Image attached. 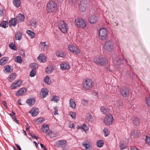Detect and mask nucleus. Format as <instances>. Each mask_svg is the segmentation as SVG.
<instances>
[{"instance_id": "63", "label": "nucleus", "mask_w": 150, "mask_h": 150, "mask_svg": "<svg viewBox=\"0 0 150 150\" xmlns=\"http://www.w3.org/2000/svg\"><path fill=\"white\" fill-rule=\"evenodd\" d=\"M32 137L33 139L35 138L37 139H38V137L36 136L34 134H33V135L32 136Z\"/></svg>"}, {"instance_id": "42", "label": "nucleus", "mask_w": 150, "mask_h": 150, "mask_svg": "<svg viewBox=\"0 0 150 150\" xmlns=\"http://www.w3.org/2000/svg\"><path fill=\"white\" fill-rule=\"evenodd\" d=\"M120 146L121 150H123L127 148L126 143L124 142H121Z\"/></svg>"}, {"instance_id": "14", "label": "nucleus", "mask_w": 150, "mask_h": 150, "mask_svg": "<svg viewBox=\"0 0 150 150\" xmlns=\"http://www.w3.org/2000/svg\"><path fill=\"white\" fill-rule=\"evenodd\" d=\"M27 91L26 89L24 88H21L19 89L16 93V96H19L23 95Z\"/></svg>"}, {"instance_id": "27", "label": "nucleus", "mask_w": 150, "mask_h": 150, "mask_svg": "<svg viewBox=\"0 0 150 150\" xmlns=\"http://www.w3.org/2000/svg\"><path fill=\"white\" fill-rule=\"evenodd\" d=\"M5 69H4V71L6 72V73L11 72L13 69L10 66L8 65L5 66Z\"/></svg>"}, {"instance_id": "47", "label": "nucleus", "mask_w": 150, "mask_h": 150, "mask_svg": "<svg viewBox=\"0 0 150 150\" xmlns=\"http://www.w3.org/2000/svg\"><path fill=\"white\" fill-rule=\"evenodd\" d=\"M36 72L35 70L32 69L30 73V76L31 77H34L36 75Z\"/></svg>"}, {"instance_id": "35", "label": "nucleus", "mask_w": 150, "mask_h": 150, "mask_svg": "<svg viewBox=\"0 0 150 150\" xmlns=\"http://www.w3.org/2000/svg\"><path fill=\"white\" fill-rule=\"evenodd\" d=\"M16 77V74L15 73H12L9 77L8 80L10 82H12Z\"/></svg>"}, {"instance_id": "8", "label": "nucleus", "mask_w": 150, "mask_h": 150, "mask_svg": "<svg viewBox=\"0 0 150 150\" xmlns=\"http://www.w3.org/2000/svg\"><path fill=\"white\" fill-rule=\"evenodd\" d=\"M87 4V0H81L79 5V10L82 12L85 11L86 7L88 6Z\"/></svg>"}, {"instance_id": "10", "label": "nucleus", "mask_w": 150, "mask_h": 150, "mask_svg": "<svg viewBox=\"0 0 150 150\" xmlns=\"http://www.w3.org/2000/svg\"><path fill=\"white\" fill-rule=\"evenodd\" d=\"M89 22L91 24L96 23L98 20V18L97 16L95 15H90L88 18Z\"/></svg>"}, {"instance_id": "58", "label": "nucleus", "mask_w": 150, "mask_h": 150, "mask_svg": "<svg viewBox=\"0 0 150 150\" xmlns=\"http://www.w3.org/2000/svg\"><path fill=\"white\" fill-rule=\"evenodd\" d=\"M77 0H69V2L71 4H76V3Z\"/></svg>"}, {"instance_id": "49", "label": "nucleus", "mask_w": 150, "mask_h": 150, "mask_svg": "<svg viewBox=\"0 0 150 150\" xmlns=\"http://www.w3.org/2000/svg\"><path fill=\"white\" fill-rule=\"evenodd\" d=\"M80 128L83 129L85 132L87 131L88 129V127L85 124H83L81 127H80Z\"/></svg>"}, {"instance_id": "36", "label": "nucleus", "mask_w": 150, "mask_h": 150, "mask_svg": "<svg viewBox=\"0 0 150 150\" xmlns=\"http://www.w3.org/2000/svg\"><path fill=\"white\" fill-rule=\"evenodd\" d=\"M8 60V59L6 57H5L2 58L0 60V64L1 65H4L6 63Z\"/></svg>"}, {"instance_id": "12", "label": "nucleus", "mask_w": 150, "mask_h": 150, "mask_svg": "<svg viewBox=\"0 0 150 150\" xmlns=\"http://www.w3.org/2000/svg\"><path fill=\"white\" fill-rule=\"evenodd\" d=\"M112 59L115 64H116L117 65L120 64V63L121 62L122 59H121L120 57L116 55H113Z\"/></svg>"}, {"instance_id": "57", "label": "nucleus", "mask_w": 150, "mask_h": 150, "mask_svg": "<svg viewBox=\"0 0 150 150\" xmlns=\"http://www.w3.org/2000/svg\"><path fill=\"white\" fill-rule=\"evenodd\" d=\"M9 47H16L15 44L13 42H11L9 45Z\"/></svg>"}, {"instance_id": "46", "label": "nucleus", "mask_w": 150, "mask_h": 150, "mask_svg": "<svg viewBox=\"0 0 150 150\" xmlns=\"http://www.w3.org/2000/svg\"><path fill=\"white\" fill-rule=\"evenodd\" d=\"M97 146L98 147H101L103 145V141L99 140L97 142Z\"/></svg>"}, {"instance_id": "28", "label": "nucleus", "mask_w": 150, "mask_h": 150, "mask_svg": "<svg viewBox=\"0 0 150 150\" xmlns=\"http://www.w3.org/2000/svg\"><path fill=\"white\" fill-rule=\"evenodd\" d=\"M44 121L45 119L44 118L40 117L35 120V122L36 124L40 125Z\"/></svg>"}, {"instance_id": "50", "label": "nucleus", "mask_w": 150, "mask_h": 150, "mask_svg": "<svg viewBox=\"0 0 150 150\" xmlns=\"http://www.w3.org/2000/svg\"><path fill=\"white\" fill-rule=\"evenodd\" d=\"M69 115L73 119H75L76 117V113L73 112H69Z\"/></svg>"}, {"instance_id": "30", "label": "nucleus", "mask_w": 150, "mask_h": 150, "mask_svg": "<svg viewBox=\"0 0 150 150\" xmlns=\"http://www.w3.org/2000/svg\"><path fill=\"white\" fill-rule=\"evenodd\" d=\"M49 129L48 125H42L41 127V129L42 132H47Z\"/></svg>"}, {"instance_id": "11", "label": "nucleus", "mask_w": 150, "mask_h": 150, "mask_svg": "<svg viewBox=\"0 0 150 150\" xmlns=\"http://www.w3.org/2000/svg\"><path fill=\"white\" fill-rule=\"evenodd\" d=\"M22 83V81L21 80H20L14 82L10 86V88L11 89H14L16 88L17 87H20Z\"/></svg>"}, {"instance_id": "15", "label": "nucleus", "mask_w": 150, "mask_h": 150, "mask_svg": "<svg viewBox=\"0 0 150 150\" xmlns=\"http://www.w3.org/2000/svg\"><path fill=\"white\" fill-rule=\"evenodd\" d=\"M66 142L67 141L65 140H59L56 142L54 145L57 147H59L65 144Z\"/></svg>"}, {"instance_id": "31", "label": "nucleus", "mask_w": 150, "mask_h": 150, "mask_svg": "<svg viewBox=\"0 0 150 150\" xmlns=\"http://www.w3.org/2000/svg\"><path fill=\"white\" fill-rule=\"evenodd\" d=\"M26 33L28 34L29 36L31 38H33L35 36V33L30 30H27L26 31Z\"/></svg>"}, {"instance_id": "48", "label": "nucleus", "mask_w": 150, "mask_h": 150, "mask_svg": "<svg viewBox=\"0 0 150 150\" xmlns=\"http://www.w3.org/2000/svg\"><path fill=\"white\" fill-rule=\"evenodd\" d=\"M30 67L32 69L35 70V69L37 67V65L35 63H32L30 64Z\"/></svg>"}, {"instance_id": "18", "label": "nucleus", "mask_w": 150, "mask_h": 150, "mask_svg": "<svg viewBox=\"0 0 150 150\" xmlns=\"http://www.w3.org/2000/svg\"><path fill=\"white\" fill-rule=\"evenodd\" d=\"M48 94V92L46 88H42L41 90V96L42 98H44L47 96Z\"/></svg>"}, {"instance_id": "33", "label": "nucleus", "mask_w": 150, "mask_h": 150, "mask_svg": "<svg viewBox=\"0 0 150 150\" xmlns=\"http://www.w3.org/2000/svg\"><path fill=\"white\" fill-rule=\"evenodd\" d=\"M53 69L52 66H48L46 69L45 71L47 74H49L52 72Z\"/></svg>"}, {"instance_id": "59", "label": "nucleus", "mask_w": 150, "mask_h": 150, "mask_svg": "<svg viewBox=\"0 0 150 150\" xmlns=\"http://www.w3.org/2000/svg\"><path fill=\"white\" fill-rule=\"evenodd\" d=\"M69 127L70 128H74V124L73 123H72V124L70 123L69 125Z\"/></svg>"}, {"instance_id": "23", "label": "nucleus", "mask_w": 150, "mask_h": 150, "mask_svg": "<svg viewBox=\"0 0 150 150\" xmlns=\"http://www.w3.org/2000/svg\"><path fill=\"white\" fill-rule=\"evenodd\" d=\"M82 144L83 146H84L87 149H90L91 148V146L89 142L87 141L83 142Z\"/></svg>"}, {"instance_id": "51", "label": "nucleus", "mask_w": 150, "mask_h": 150, "mask_svg": "<svg viewBox=\"0 0 150 150\" xmlns=\"http://www.w3.org/2000/svg\"><path fill=\"white\" fill-rule=\"evenodd\" d=\"M146 143L150 146V137L148 136H146Z\"/></svg>"}, {"instance_id": "22", "label": "nucleus", "mask_w": 150, "mask_h": 150, "mask_svg": "<svg viewBox=\"0 0 150 150\" xmlns=\"http://www.w3.org/2000/svg\"><path fill=\"white\" fill-rule=\"evenodd\" d=\"M26 103L28 104L30 106H31L34 104L35 103V100L33 98L28 99L26 101Z\"/></svg>"}, {"instance_id": "19", "label": "nucleus", "mask_w": 150, "mask_h": 150, "mask_svg": "<svg viewBox=\"0 0 150 150\" xmlns=\"http://www.w3.org/2000/svg\"><path fill=\"white\" fill-rule=\"evenodd\" d=\"M16 18L18 22H21L24 21L25 17L23 15L19 13L18 14Z\"/></svg>"}, {"instance_id": "7", "label": "nucleus", "mask_w": 150, "mask_h": 150, "mask_svg": "<svg viewBox=\"0 0 150 150\" xmlns=\"http://www.w3.org/2000/svg\"><path fill=\"white\" fill-rule=\"evenodd\" d=\"M121 95L124 97H128L129 95V90L128 88L123 87L119 88Z\"/></svg>"}, {"instance_id": "39", "label": "nucleus", "mask_w": 150, "mask_h": 150, "mask_svg": "<svg viewBox=\"0 0 150 150\" xmlns=\"http://www.w3.org/2000/svg\"><path fill=\"white\" fill-rule=\"evenodd\" d=\"M48 134L49 137H50V138H53L54 137H56L57 136V133H54L51 131H49V132L48 133Z\"/></svg>"}, {"instance_id": "4", "label": "nucleus", "mask_w": 150, "mask_h": 150, "mask_svg": "<svg viewBox=\"0 0 150 150\" xmlns=\"http://www.w3.org/2000/svg\"><path fill=\"white\" fill-rule=\"evenodd\" d=\"M99 38L100 39L104 40L107 37L108 32L106 29L104 28H100L99 31Z\"/></svg>"}, {"instance_id": "16", "label": "nucleus", "mask_w": 150, "mask_h": 150, "mask_svg": "<svg viewBox=\"0 0 150 150\" xmlns=\"http://www.w3.org/2000/svg\"><path fill=\"white\" fill-rule=\"evenodd\" d=\"M38 108H34L32 109L30 112L29 113L32 114V116L35 117L38 114Z\"/></svg>"}, {"instance_id": "5", "label": "nucleus", "mask_w": 150, "mask_h": 150, "mask_svg": "<svg viewBox=\"0 0 150 150\" xmlns=\"http://www.w3.org/2000/svg\"><path fill=\"white\" fill-rule=\"evenodd\" d=\"M75 25L78 28H85L86 25V23L85 21L82 19L77 18L75 21Z\"/></svg>"}, {"instance_id": "56", "label": "nucleus", "mask_w": 150, "mask_h": 150, "mask_svg": "<svg viewBox=\"0 0 150 150\" xmlns=\"http://www.w3.org/2000/svg\"><path fill=\"white\" fill-rule=\"evenodd\" d=\"M117 105L118 106H121L122 105V103L120 101H118L117 102Z\"/></svg>"}, {"instance_id": "25", "label": "nucleus", "mask_w": 150, "mask_h": 150, "mask_svg": "<svg viewBox=\"0 0 150 150\" xmlns=\"http://www.w3.org/2000/svg\"><path fill=\"white\" fill-rule=\"evenodd\" d=\"M131 120L132 121L133 123L135 125H138L139 123V121L138 118L133 117L131 118Z\"/></svg>"}, {"instance_id": "54", "label": "nucleus", "mask_w": 150, "mask_h": 150, "mask_svg": "<svg viewBox=\"0 0 150 150\" xmlns=\"http://www.w3.org/2000/svg\"><path fill=\"white\" fill-rule=\"evenodd\" d=\"M104 132V134L105 136H107L109 134V132L107 128H105L103 130Z\"/></svg>"}, {"instance_id": "21", "label": "nucleus", "mask_w": 150, "mask_h": 150, "mask_svg": "<svg viewBox=\"0 0 150 150\" xmlns=\"http://www.w3.org/2000/svg\"><path fill=\"white\" fill-rule=\"evenodd\" d=\"M114 45V43L112 40H109L106 41L104 47H112Z\"/></svg>"}, {"instance_id": "45", "label": "nucleus", "mask_w": 150, "mask_h": 150, "mask_svg": "<svg viewBox=\"0 0 150 150\" xmlns=\"http://www.w3.org/2000/svg\"><path fill=\"white\" fill-rule=\"evenodd\" d=\"M86 118L88 121L89 122H92L93 120V118L91 114H88Z\"/></svg>"}, {"instance_id": "2", "label": "nucleus", "mask_w": 150, "mask_h": 150, "mask_svg": "<svg viewBox=\"0 0 150 150\" xmlns=\"http://www.w3.org/2000/svg\"><path fill=\"white\" fill-rule=\"evenodd\" d=\"M94 62L97 65L103 66L108 64L107 59L100 56L96 57L93 59Z\"/></svg>"}, {"instance_id": "13", "label": "nucleus", "mask_w": 150, "mask_h": 150, "mask_svg": "<svg viewBox=\"0 0 150 150\" xmlns=\"http://www.w3.org/2000/svg\"><path fill=\"white\" fill-rule=\"evenodd\" d=\"M60 65L61 69L63 70L69 69L70 68V65L68 62H63Z\"/></svg>"}, {"instance_id": "40", "label": "nucleus", "mask_w": 150, "mask_h": 150, "mask_svg": "<svg viewBox=\"0 0 150 150\" xmlns=\"http://www.w3.org/2000/svg\"><path fill=\"white\" fill-rule=\"evenodd\" d=\"M14 61L18 63H21L22 62V58L20 56H18L14 59Z\"/></svg>"}, {"instance_id": "24", "label": "nucleus", "mask_w": 150, "mask_h": 150, "mask_svg": "<svg viewBox=\"0 0 150 150\" xmlns=\"http://www.w3.org/2000/svg\"><path fill=\"white\" fill-rule=\"evenodd\" d=\"M30 24L31 26L35 28L37 26L38 22L35 18H33L31 20Z\"/></svg>"}, {"instance_id": "37", "label": "nucleus", "mask_w": 150, "mask_h": 150, "mask_svg": "<svg viewBox=\"0 0 150 150\" xmlns=\"http://www.w3.org/2000/svg\"><path fill=\"white\" fill-rule=\"evenodd\" d=\"M8 21H3L0 23V26L4 28H6L8 27Z\"/></svg>"}, {"instance_id": "38", "label": "nucleus", "mask_w": 150, "mask_h": 150, "mask_svg": "<svg viewBox=\"0 0 150 150\" xmlns=\"http://www.w3.org/2000/svg\"><path fill=\"white\" fill-rule=\"evenodd\" d=\"M22 38V34L19 32H16L15 35V38L16 40H20Z\"/></svg>"}, {"instance_id": "55", "label": "nucleus", "mask_w": 150, "mask_h": 150, "mask_svg": "<svg viewBox=\"0 0 150 150\" xmlns=\"http://www.w3.org/2000/svg\"><path fill=\"white\" fill-rule=\"evenodd\" d=\"M146 100L147 105L150 107V97L147 98H146Z\"/></svg>"}, {"instance_id": "61", "label": "nucleus", "mask_w": 150, "mask_h": 150, "mask_svg": "<svg viewBox=\"0 0 150 150\" xmlns=\"http://www.w3.org/2000/svg\"><path fill=\"white\" fill-rule=\"evenodd\" d=\"M16 146L17 148L19 150H21V148L20 147L19 145L17 144H16Z\"/></svg>"}, {"instance_id": "62", "label": "nucleus", "mask_w": 150, "mask_h": 150, "mask_svg": "<svg viewBox=\"0 0 150 150\" xmlns=\"http://www.w3.org/2000/svg\"><path fill=\"white\" fill-rule=\"evenodd\" d=\"M55 111L54 112V114L55 115L58 114L57 113V112H58L57 108H55Z\"/></svg>"}, {"instance_id": "20", "label": "nucleus", "mask_w": 150, "mask_h": 150, "mask_svg": "<svg viewBox=\"0 0 150 150\" xmlns=\"http://www.w3.org/2000/svg\"><path fill=\"white\" fill-rule=\"evenodd\" d=\"M68 48L70 51L73 53L78 54L80 52V51L78 47H68Z\"/></svg>"}, {"instance_id": "60", "label": "nucleus", "mask_w": 150, "mask_h": 150, "mask_svg": "<svg viewBox=\"0 0 150 150\" xmlns=\"http://www.w3.org/2000/svg\"><path fill=\"white\" fill-rule=\"evenodd\" d=\"M14 117V118L13 117H12V118L13 120L14 121L16 122L17 124H18V120H17L16 118V117Z\"/></svg>"}, {"instance_id": "43", "label": "nucleus", "mask_w": 150, "mask_h": 150, "mask_svg": "<svg viewBox=\"0 0 150 150\" xmlns=\"http://www.w3.org/2000/svg\"><path fill=\"white\" fill-rule=\"evenodd\" d=\"M44 82L48 85H50L51 83L50 81V77L47 76H46L44 79Z\"/></svg>"}, {"instance_id": "64", "label": "nucleus", "mask_w": 150, "mask_h": 150, "mask_svg": "<svg viewBox=\"0 0 150 150\" xmlns=\"http://www.w3.org/2000/svg\"><path fill=\"white\" fill-rule=\"evenodd\" d=\"M18 104L20 105H22L21 103V99H18Z\"/></svg>"}, {"instance_id": "32", "label": "nucleus", "mask_w": 150, "mask_h": 150, "mask_svg": "<svg viewBox=\"0 0 150 150\" xmlns=\"http://www.w3.org/2000/svg\"><path fill=\"white\" fill-rule=\"evenodd\" d=\"M13 5L17 8L19 7L21 3L20 0H13Z\"/></svg>"}, {"instance_id": "53", "label": "nucleus", "mask_w": 150, "mask_h": 150, "mask_svg": "<svg viewBox=\"0 0 150 150\" xmlns=\"http://www.w3.org/2000/svg\"><path fill=\"white\" fill-rule=\"evenodd\" d=\"M88 101L87 100H85L84 99H82L81 100V103L84 106H86L88 104Z\"/></svg>"}, {"instance_id": "34", "label": "nucleus", "mask_w": 150, "mask_h": 150, "mask_svg": "<svg viewBox=\"0 0 150 150\" xmlns=\"http://www.w3.org/2000/svg\"><path fill=\"white\" fill-rule=\"evenodd\" d=\"M69 106L70 107L75 108L76 107V103L71 98L69 100Z\"/></svg>"}, {"instance_id": "29", "label": "nucleus", "mask_w": 150, "mask_h": 150, "mask_svg": "<svg viewBox=\"0 0 150 150\" xmlns=\"http://www.w3.org/2000/svg\"><path fill=\"white\" fill-rule=\"evenodd\" d=\"M9 23L11 26H15L17 24V23L15 18H12L10 20Z\"/></svg>"}, {"instance_id": "26", "label": "nucleus", "mask_w": 150, "mask_h": 150, "mask_svg": "<svg viewBox=\"0 0 150 150\" xmlns=\"http://www.w3.org/2000/svg\"><path fill=\"white\" fill-rule=\"evenodd\" d=\"M56 55L59 57L64 58L66 56V54L63 51H58L56 53Z\"/></svg>"}, {"instance_id": "17", "label": "nucleus", "mask_w": 150, "mask_h": 150, "mask_svg": "<svg viewBox=\"0 0 150 150\" xmlns=\"http://www.w3.org/2000/svg\"><path fill=\"white\" fill-rule=\"evenodd\" d=\"M38 61L42 62H45L46 60V58L44 55L40 54L38 58Z\"/></svg>"}, {"instance_id": "3", "label": "nucleus", "mask_w": 150, "mask_h": 150, "mask_svg": "<svg viewBox=\"0 0 150 150\" xmlns=\"http://www.w3.org/2000/svg\"><path fill=\"white\" fill-rule=\"evenodd\" d=\"M93 81L91 79H87L83 82V87L85 90H88L93 86Z\"/></svg>"}, {"instance_id": "41", "label": "nucleus", "mask_w": 150, "mask_h": 150, "mask_svg": "<svg viewBox=\"0 0 150 150\" xmlns=\"http://www.w3.org/2000/svg\"><path fill=\"white\" fill-rule=\"evenodd\" d=\"M59 99L60 98L59 96L56 95H54L53 96L51 100L52 101H54L55 102L57 103L58 101L59 100Z\"/></svg>"}, {"instance_id": "52", "label": "nucleus", "mask_w": 150, "mask_h": 150, "mask_svg": "<svg viewBox=\"0 0 150 150\" xmlns=\"http://www.w3.org/2000/svg\"><path fill=\"white\" fill-rule=\"evenodd\" d=\"M40 47H45V46H48V45H46V42H41L40 44Z\"/></svg>"}, {"instance_id": "44", "label": "nucleus", "mask_w": 150, "mask_h": 150, "mask_svg": "<svg viewBox=\"0 0 150 150\" xmlns=\"http://www.w3.org/2000/svg\"><path fill=\"white\" fill-rule=\"evenodd\" d=\"M100 110L105 115L107 114L108 113L106 108L104 106L101 107L100 108Z\"/></svg>"}, {"instance_id": "6", "label": "nucleus", "mask_w": 150, "mask_h": 150, "mask_svg": "<svg viewBox=\"0 0 150 150\" xmlns=\"http://www.w3.org/2000/svg\"><path fill=\"white\" fill-rule=\"evenodd\" d=\"M58 27L61 31L63 33H65L67 31V25L64 21H60L58 24Z\"/></svg>"}, {"instance_id": "1", "label": "nucleus", "mask_w": 150, "mask_h": 150, "mask_svg": "<svg viewBox=\"0 0 150 150\" xmlns=\"http://www.w3.org/2000/svg\"><path fill=\"white\" fill-rule=\"evenodd\" d=\"M57 5L54 1L52 0L48 1L46 6V10L48 13L54 12L57 9Z\"/></svg>"}, {"instance_id": "9", "label": "nucleus", "mask_w": 150, "mask_h": 150, "mask_svg": "<svg viewBox=\"0 0 150 150\" xmlns=\"http://www.w3.org/2000/svg\"><path fill=\"white\" fill-rule=\"evenodd\" d=\"M113 118L111 115L106 116L104 120V122L105 125H110L112 124Z\"/></svg>"}]
</instances>
